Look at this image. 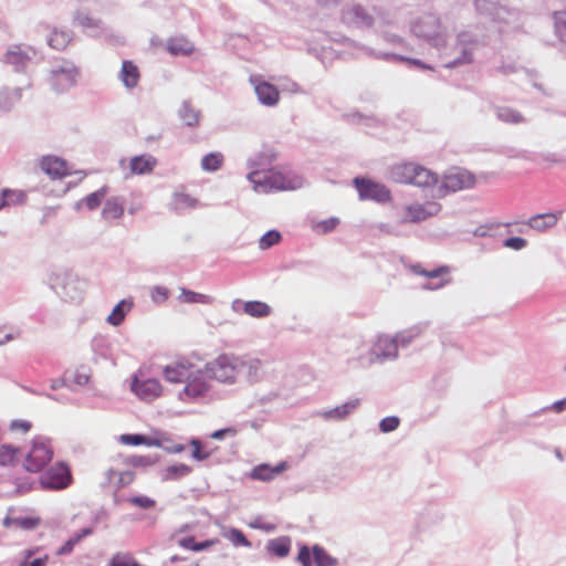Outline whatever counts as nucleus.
Wrapping results in <instances>:
<instances>
[{
  "label": "nucleus",
  "instance_id": "f257e3e1",
  "mask_svg": "<svg viewBox=\"0 0 566 566\" xmlns=\"http://www.w3.org/2000/svg\"><path fill=\"white\" fill-rule=\"evenodd\" d=\"M200 358L196 355L178 356L164 366L163 376L170 384H184L178 397L184 402L196 401L206 397L211 385L206 367L199 366Z\"/></svg>",
  "mask_w": 566,
  "mask_h": 566
},
{
  "label": "nucleus",
  "instance_id": "f03ea898",
  "mask_svg": "<svg viewBox=\"0 0 566 566\" xmlns=\"http://www.w3.org/2000/svg\"><path fill=\"white\" fill-rule=\"evenodd\" d=\"M390 178L397 184L412 185L419 188H433L439 184L437 172L420 164L403 161L390 168Z\"/></svg>",
  "mask_w": 566,
  "mask_h": 566
},
{
  "label": "nucleus",
  "instance_id": "7ed1b4c3",
  "mask_svg": "<svg viewBox=\"0 0 566 566\" xmlns=\"http://www.w3.org/2000/svg\"><path fill=\"white\" fill-rule=\"evenodd\" d=\"M244 366L243 358L231 354H221L206 364V373L210 379L223 384H234Z\"/></svg>",
  "mask_w": 566,
  "mask_h": 566
},
{
  "label": "nucleus",
  "instance_id": "20e7f679",
  "mask_svg": "<svg viewBox=\"0 0 566 566\" xmlns=\"http://www.w3.org/2000/svg\"><path fill=\"white\" fill-rule=\"evenodd\" d=\"M130 390L138 399L151 402L161 397L164 386L153 375L150 366L143 365L132 377Z\"/></svg>",
  "mask_w": 566,
  "mask_h": 566
},
{
  "label": "nucleus",
  "instance_id": "39448f33",
  "mask_svg": "<svg viewBox=\"0 0 566 566\" xmlns=\"http://www.w3.org/2000/svg\"><path fill=\"white\" fill-rule=\"evenodd\" d=\"M253 184V189L259 192H269L273 190H291L296 188V182L287 178L281 171L269 170L265 172L252 171L248 176Z\"/></svg>",
  "mask_w": 566,
  "mask_h": 566
},
{
  "label": "nucleus",
  "instance_id": "423d86ee",
  "mask_svg": "<svg viewBox=\"0 0 566 566\" xmlns=\"http://www.w3.org/2000/svg\"><path fill=\"white\" fill-rule=\"evenodd\" d=\"M53 458V448L48 439H33L31 449L24 458V468L29 472H40Z\"/></svg>",
  "mask_w": 566,
  "mask_h": 566
},
{
  "label": "nucleus",
  "instance_id": "0eeeda50",
  "mask_svg": "<svg viewBox=\"0 0 566 566\" xmlns=\"http://www.w3.org/2000/svg\"><path fill=\"white\" fill-rule=\"evenodd\" d=\"M52 286L64 301H80L84 294V283L71 272L55 274Z\"/></svg>",
  "mask_w": 566,
  "mask_h": 566
},
{
  "label": "nucleus",
  "instance_id": "6e6552de",
  "mask_svg": "<svg viewBox=\"0 0 566 566\" xmlns=\"http://www.w3.org/2000/svg\"><path fill=\"white\" fill-rule=\"evenodd\" d=\"M475 176L469 170L451 169L443 177V181L438 189V197H443L449 191L457 192L470 189L475 185Z\"/></svg>",
  "mask_w": 566,
  "mask_h": 566
},
{
  "label": "nucleus",
  "instance_id": "1a4fd4ad",
  "mask_svg": "<svg viewBox=\"0 0 566 566\" xmlns=\"http://www.w3.org/2000/svg\"><path fill=\"white\" fill-rule=\"evenodd\" d=\"M78 75V69L72 62L64 61L51 71L50 83L55 92L63 93L76 84Z\"/></svg>",
  "mask_w": 566,
  "mask_h": 566
},
{
  "label": "nucleus",
  "instance_id": "9d476101",
  "mask_svg": "<svg viewBox=\"0 0 566 566\" xmlns=\"http://www.w3.org/2000/svg\"><path fill=\"white\" fill-rule=\"evenodd\" d=\"M440 210L441 206L436 201H426L423 203L412 202L403 207L401 212V222H422L433 216H437Z\"/></svg>",
  "mask_w": 566,
  "mask_h": 566
},
{
  "label": "nucleus",
  "instance_id": "9b49d317",
  "mask_svg": "<svg viewBox=\"0 0 566 566\" xmlns=\"http://www.w3.org/2000/svg\"><path fill=\"white\" fill-rule=\"evenodd\" d=\"M409 270L412 273L426 276L429 280L428 283L423 285L427 290H439L451 282L450 268L447 265L427 271L422 269L420 264H411L409 265Z\"/></svg>",
  "mask_w": 566,
  "mask_h": 566
},
{
  "label": "nucleus",
  "instance_id": "f8f14e48",
  "mask_svg": "<svg viewBox=\"0 0 566 566\" xmlns=\"http://www.w3.org/2000/svg\"><path fill=\"white\" fill-rule=\"evenodd\" d=\"M354 185L359 193V198L363 200L370 199L378 202H386L390 199L389 189L381 184L365 178H355Z\"/></svg>",
  "mask_w": 566,
  "mask_h": 566
},
{
  "label": "nucleus",
  "instance_id": "ddd939ff",
  "mask_svg": "<svg viewBox=\"0 0 566 566\" xmlns=\"http://www.w3.org/2000/svg\"><path fill=\"white\" fill-rule=\"evenodd\" d=\"M71 480L69 468L63 463H57L46 471L41 478V483L44 488L60 490L69 486Z\"/></svg>",
  "mask_w": 566,
  "mask_h": 566
},
{
  "label": "nucleus",
  "instance_id": "4468645a",
  "mask_svg": "<svg viewBox=\"0 0 566 566\" xmlns=\"http://www.w3.org/2000/svg\"><path fill=\"white\" fill-rule=\"evenodd\" d=\"M252 84L254 85V92L259 98V101L266 106H274L279 103L280 92L279 90L265 81H260L259 78H252Z\"/></svg>",
  "mask_w": 566,
  "mask_h": 566
},
{
  "label": "nucleus",
  "instance_id": "2eb2a0df",
  "mask_svg": "<svg viewBox=\"0 0 566 566\" xmlns=\"http://www.w3.org/2000/svg\"><path fill=\"white\" fill-rule=\"evenodd\" d=\"M40 167L52 179H61L70 175L66 161L55 156H44Z\"/></svg>",
  "mask_w": 566,
  "mask_h": 566
},
{
  "label": "nucleus",
  "instance_id": "dca6fc26",
  "mask_svg": "<svg viewBox=\"0 0 566 566\" xmlns=\"http://www.w3.org/2000/svg\"><path fill=\"white\" fill-rule=\"evenodd\" d=\"M441 29L440 20L432 15H427L417 21L412 30L418 36L432 40L438 36Z\"/></svg>",
  "mask_w": 566,
  "mask_h": 566
},
{
  "label": "nucleus",
  "instance_id": "f3484780",
  "mask_svg": "<svg viewBox=\"0 0 566 566\" xmlns=\"http://www.w3.org/2000/svg\"><path fill=\"white\" fill-rule=\"evenodd\" d=\"M286 467L285 462H281L274 467L269 464H259L252 469L250 476L253 480L269 482L284 472Z\"/></svg>",
  "mask_w": 566,
  "mask_h": 566
},
{
  "label": "nucleus",
  "instance_id": "a211bd4d",
  "mask_svg": "<svg viewBox=\"0 0 566 566\" xmlns=\"http://www.w3.org/2000/svg\"><path fill=\"white\" fill-rule=\"evenodd\" d=\"M41 518L34 515H25V516H13L8 515L3 520V526L7 528H19L23 531L34 530L39 526Z\"/></svg>",
  "mask_w": 566,
  "mask_h": 566
},
{
  "label": "nucleus",
  "instance_id": "6ab92c4d",
  "mask_svg": "<svg viewBox=\"0 0 566 566\" xmlns=\"http://www.w3.org/2000/svg\"><path fill=\"white\" fill-rule=\"evenodd\" d=\"M124 199L117 196L108 198L102 210V218L106 221L117 220L124 216Z\"/></svg>",
  "mask_w": 566,
  "mask_h": 566
},
{
  "label": "nucleus",
  "instance_id": "aec40b11",
  "mask_svg": "<svg viewBox=\"0 0 566 566\" xmlns=\"http://www.w3.org/2000/svg\"><path fill=\"white\" fill-rule=\"evenodd\" d=\"M157 165L155 157L150 155L135 156L129 161V169L132 175L150 174Z\"/></svg>",
  "mask_w": 566,
  "mask_h": 566
},
{
  "label": "nucleus",
  "instance_id": "412c9836",
  "mask_svg": "<svg viewBox=\"0 0 566 566\" xmlns=\"http://www.w3.org/2000/svg\"><path fill=\"white\" fill-rule=\"evenodd\" d=\"M119 80L127 88H134L137 86L140 72L138 66L132 61H124L119 72Z\"/></svg>",
  "mask_w": 566,
  "mask_h": 566
},
{
  "label": "nucleus",
  "instance_id": "4be33fe9",
  "mask_svg": "<svg viewBox=\"0 0 566 566\" xmlns=\"http://www.w3.org/2000/svg\"><path fill=\"white\" fill-rule=\"evenodd\" d=\"M560 214H562L560 212H558V213L548 212V213L536 214V216L531 217L526 221V224L531 229H534L536 231H545L549 228H553L557 223Z\"/></svg>",
  "mask_w": 566,
  "mask_h": 566
},
{
  "label": "nucleus",
  "instance_id": "5701e85b",
  "mask_svg": "<svg viewBox=\"0 0 566 566\" xmlns=\"http://www.w3.org/2000/svg\"><path fill=\"white\" fill-rule=\"evenodd\" d=\"M30 59L29 52L23 50L20 45L13 46L6 54L7 63L13 65L17 70L23 69Z\"/></svg>",
  "mask_w": 566,
  "mask_h": 566
},
{
  "label": "nucleus",
  "instance_id": "b1692460",
  "mask_svg": "<svg viewBox=\"0 0 566 566\" xmlns=\"http://www.w3.org/2000/svg\"><path fill=\"white\" fill-rule=\"evenodd\" d=\"M171 208L176 211H182L187 209L197 208L199 205L198 199L191 197L189 193L184 191H177L171 198Z\"/></svg>",
  "mask_w": 566,
  "mask_h": 566
},
{
  "label": "nucleus",
  "instance_id": "393cba45",
  "mask_svg": "<svg viewBox=\"0 0 566 566\" xmlns=\"http://www.w3.org/2000/svg\"><path fill=\"white\" fill-rule=\"evenodd\" d=\"M374 353L378 357H395L397 356V345L395 340L389 337H380L374 346Z\"/></svg>",
  "mask_w": 566,
  "mask_h": 566
},
{
  "label": "nucleus",
  "instance_id": "a878e982",
  "mask_svg": "<svg viewBox=\"0 0 566 566\" xmlns=\"http://www.w3.org/2000/svg\"><path fill=\"white\" fill-rule=\"evenodd\" d=\"M72 41V35L67 31L53 30L48 39V44L57 51H62L67 48Z\"/></svg>",
  "mask_w": 566,
  "mask_h": 566
},
{
  "label": "nucleus",
  "instance_id": "bb28decb",
  "mask_svg": "<svg viewBox=\"0 0 566 566\" xmlns=\"http://www.w3.org/2000/svg\"><path fill=\"white\" fill-rule=\"evenodd\" d=\"M243 312L251 317L262 318L271 314V307L264 302L248 301L243 304Z\"/></svg>",
  "mask_w": 566,
  "mask_h": 566
},
{
  "label": "nucleus",
  "instance_id": "cd10ccee",
  "mask_svg": "<svg viewBox=\"0 0 566 566\" xmlns=\"http://www.w3.org/2000/svg\"><path fill=\"white\" fill-rule=\"evenodd\" d=\"M133 307V302L127 300H122L116 306L113 308L112 313L107 317V322L113 326H118L123 323L125 315Z\"/></svg>",
  "mask_w": 566,
  "mask_h": 566
},
{
  "label": "nucleus",
  "instance_id": "c85d7f7f",
  "mask_svg": "<svg viewBox=\"0 0 566 566\" xmlns=\"http://www.w3.org/2000/svg\"><path fill=\"white\" fill-rule=\"evenodd\" d=\"M224 161V156L220 151H212L205 155L201 159V168L205 171L213 172L219 170Z\"/></svg>",
  "mask_w": 566,
  "mask_h": 566
},
{
  "label": "nucleus",
  "instance_id": "c756f323",
  "mask_svg": "<svg viewBox=\"0 0 566 566\" xmlns=\"http://www.w3.org/2000/svg\"><path fill=\"white\" fill-rule=\"evenodd\" d=\"M106 479L111 483L115 482L117 488H122L130 484L134 481L135 475L132 471L117 472L114 469H109L106 471Z\"/></svg>",
  "mask_w": 566,
  "mask_h": 566
},
{
  "label": "nucleus",
  "instance_id": "7c9ffc66",
  "mask_svg": "<svg viewBox=\"0 0 566 566\" xmlns=\"http://www.w3.org/2000/svg\"><path fill=\"white\" fill-rule=\"evenodd\" d=\"M18 448L10 444L0 446V465H13L20 458Z\"/></svg>",
  "mask_w": 566,
  "mask_h": 566
},
{
  "label": "nucleus",
  "instance_id": "2f4dec72",
  "mask_svg": "<svg viewBox=\"0 0 566 566\" xmlns=\"http://www.w3.org/2000/svg\"><path fill=\"white\" fill-rule=\"evenodd\" d=\"M360 405L359 399L350 400L342 406H338L332 410H329L326 416L328 418H336V419H344L346 416H348L350 412H353L355 409H357Z\"/></svg>",
  "mask_w": 566,
  "mask_h": 566
},
{
  "label": "nucleus",
  "instance_id": "473e14b6",
  "mask_svg": "<svg viewBox=\"0 0 566 566\" xmlns=\"http://www.w3.org/2000/svg\"><path fill=\"white\" fill-rule=\"evenodd\" d=\"M218 542L219 541L217 538H213V539H208L205 542L197 543L192 536H189V537L179 539L178 544H179V546H181L186 549L200 552V551L207 549V548L216 545Z\"/></svg>",
  "mask_w": 566,
  "mask_h": 566
},
{
  "label": "nucleus",
  "instance_id": "72a5a7b5",
  "mask_svg": "<svg viewBox=\"0 0 566 566\" xmlns=\"http://www.w3.org/2000/svg\"><path fill=\"white\" fill-rule=\"evenodd\" d=\"M268 548L273 555L277 557H285L290 553L291 541L287 537L276 538L269 543Z\"/></svg>",
  "mask_w": 566,
  "mask_h": 566
},
{
  "label": "nucleus",
  "instance_id": "f704fd0d",
  "mask_svg": "<svg viewBox=\"0 0 566 566\" xmlns=\"http://www.w3.org/2000/svg\"><path fill=\"white\" fill-rule=\"evenodd\" d=\"M108 193V187L104 186L98 190L87 195L83 198L82 202L87 207L88 210H95L99 207L102 201L105 199Z\"/></svg>",
  "mask_w": 566,
  "mask_h": 566
},
{
  "label": "nucleus",
  "instance_id": "c9c22d12",
  "mask_svg": "<svg viewBox=\"0 0 566 566\" xmlns=\"http://www.w3.org/2000/svg\"><path fill=\"white\" fill-rule=\"evenodd\" d=\"M313 557L316 566H335L337 564L336 558L332 557L318 545L313 547Z\"/></svg>",
  "mask_w": 566,
  "mask_h": 566
},
{
  "label": "nucleus",
  "instance_id": "e433bc0d",
  "mask_svg": "<svg viewBox=\"0 0 566 566\" xmlns=\"http://www.w3.org/2000/svg\"><path fill=\"white\" fill-rule=\"evenodd\" d=\"M168 51L171 54H190L193 51L192 45L184 39H172L168 42Z\"/></svg>",
  "mask_w": 566,
  "mask_h": 566
},
{
  "label": "nucleus",
  "instance_id": "4c0bfd02",
  "mask_svg": "<svg viewBox=\"0 0 566 566\" xmlns=\"http://www.w3.org/2000/svg\"><path fill=\"white\" fill-rule=\"evenodd\" d=\"M191 472V468L185 463H178L169 465L165 469L166 480H177L188 475Z\"/></svg>",
  "mask_w": 566,
  "mask_h": 566
},
{
  "label": "nucleus",
  "instance_id": "58836bf2",
  "mask_svg": "<svg viewBox=\"0 0 566 566\" xmlns=\"http://www.w3.org/2000/svg\"><path fill=\"white\" fill-rule=\"evenodd\" d=\"M180 301L184 303H210V297L206 294L197 293L187 289H181Z\"/></svg>",
  "mask_w": 566,
  "mask_h": 566
},
{
  "label": "nucleus",
  "instance_id": "ea45409f",
  "mask_svg": "<svg viewBox=\"0 0 566 566\" xmlns=\"http://www.w3.org/2000/svg\"><path fill=\"white\" fill-rule=\"evenodd\" d=\"M281 241V233L276 230H270L264 233L259 240V248L266 250Z\"/></svg>",
  "mask_w": 566,
  "mask_h": 566
},
{
  "label": "nucleus",
  "instance_id": "a19ab883",
  "mask_svg": "<svg viewBox=\"0 0 566 566\" xmlns=\"http://www.w3.org/2000/svg\"><path fill=\"white\" fill-rule=\"evenodd\" d=\"M3 195L8 201V206L23 203L27 199L25 192L17 189H4Z\"/></svg>",
  "mask_w": 566,
  "mask_h": 566
},
{
  "label": "nucleus",
  "instance_id": "79ce46f5",
  "mask_svg": "<svg viewBox=\"0 0 566 566\" xmlns=\"http://www.w3.org/2000/svg\"><path fill=\"white\" fill-rule=\"evenodd\" d=\"M190 446L192 447L191 457L196 461H203V460L208 459L211 454L210 451H207L203 449L202 443L198 439H192L190 441Z\"/></svg>",
  "mask_w": 566,
  "mask_h": 566
},
{
  "label": "nucleus",
  "instance_id": "37998d69",
  "mask_svg": "<svg viewBox=\"0 0 566 566\" xmlns=\"http://www.w3.org/2000/svg\"><path fill=\"white\" fill-rule=\"evenodd\" d=\"M499 117L504 122L513 124H517L523 120V116L521 115V113L507 107L501 108L499 111Z\"/></svg>",
  "mask_w": 566,
  "mask_h": 566
},
{
  "label": "nucleus",
  "instance_id": "c03bdc74",
  "mask_svg": "<svg viewBox=\"0 0 566 566\" xmlns=\"http://www.w3.org/2000/svg\"><path fill=\"white\" fill-rule=\"evenodd\" d=\"M74 21L83 28L94 29L99 27V21L97 19H94L84 12H76Z\"/></svg>",
  "mask_w": 566,
  "mask_h": 566
},
{
  "label": "nucleus",
  "instance_id": "a18cd8bd",
  "mask_svg": "<svg viewBox=\"0 0 566 566\" xmlns=\"http://www.w3.org/2000/svg\"><path fill=\"white\" fill-rule=\"evenodd\" d=\"M111 566H140L135 558L128 554H116L112 560Z\"/></svg>",
  "mask_w": 566,
  "mask_h": 566
},
{
  "label": "nucleus",
  "instance_id": "49530a36",
  "mask_svg": "<svg viewBox=\"0 0 566 566\" xmlns=\"http://www.w3.org/2000/svg\"><path fill=\"white\" fill-rule=\"evenodd\" d=\"M338 223H339V220L337 218H329L324 221L317 222L314 226V230L317 233L325 234L327 232L333 231L338 226Z\"/></svg>",
  "mask_w": 566,
  "mask_h": 566
},
{
  "label": "nucleus",
  "instance_id": "de8ad7c7",
  "mask_svg": "<svg viewBox=\"0 0 566 566\" xmlns=\"http://www.w3.org/2000/svg\"><path fill=\"white\" fill-rule=\"evenodd\" d=\"M91 533L90 530H84L81 535H76L75 537L69 539L64 543V545L57 551V555H65L73 551L74 546L81 541V538Z\"/></svg>",
  "mask_w": 566,
  "mask_h": 566
},
{
  "label": "nucleus",
  "instance_id": "09e8293b",
  "mask_svg": "<svg viewBox=\"0 0 566 566\" xmlns=\"http://www.w3.org/2000/svg\"><path fill=\"white\" fill-rule=\"evenodd\" d=\"M128 502L130 504H133L137 507L144 509V510L153 509L156 505L155 500H153L148 496H145V495L133 496L128 500Z\"/></svg>",
  "mask_w": 566,
  "mask_h": 566
},
{
  "label": "nucleus",
  "instance_id": "8fccbe9b",
  "mask_svg": "<svg viewBox=\"0 0 566 566\" xmlns=\"http://www.w3.org/2000/svg\"><path fill=\"white\" fill-rule=\"evenodd\" d=\"M120 442L130 446L147 444L148 439L142 434H122L119 437Z\"/></svg>",
  "mask_w": 566,
  "mask_h": 566
},
{
  "label": "nucleus",
  "instance_id": "3c124183",
  "mask_svg": "<svg viewBox=\"0 0 566 566\" xmlns=\"http://www.w3.org/2000/svg\"><path fill=\"white\" fill-rule=\"evenodd\" d=\"M503 245L507 249L518 251V250L524 249L527 245V241L520 237H512V238L506 239L503 242Z\"/></svg>",
  "mask_w": 566,
  "mask_h": 566
},
{
  "label": "nucleus",
  "instance_id": "603ef678",
  "mask_svg": "<svg viewBox=\"0 0 566 566\" xmlns=\"http://www.w3.org/2000/svg\"><path fill=\"white\" fill-rule=\"evenodd\" d=\"M399 422L397 417H387L380 421L379 428L382 432H390L398 428Z\"/></svg>",
  "mask_w": 566,
  "mask_h": 566
},
{
  "label": "nucleus",
  "instance_id": "864d4df0",
  "mask_svg": "<svg viewBox=\"0 0 566 566\" xmlns=\"http://www.w3.org/2000/svg\"><path fill=\"white\" fill-rule=\"evenodd\" d=\"M34 554V551L29 549L25 552L24 560L21 562L20 566H44L48 562V556L41 558H35L32 562H29V558Z\"/></svg>",
  "mask_w": 566,
  "mask_h": 566
},
{
  "label": "nucleus",
  "instance_id": "5fc2aeb1",
  "mask_svg": "<svg viewBox=\"0 0 566 566\" xmlns=\"http://www.w3.org/2000/svg\"><path fill=\"white\" fill-rule=\"evenodd\" d=\"M230 535H231V537H230L231 541L235 545H242V546H245V547H250L251 546V543L248 541L245 535L240 530L232 528L230 531Z\"/></svg>",
  "mask_w": 566,
  "mask_h": 566
},
{
  "label": "nucleus",
  "instance_id": "6e6d98bb",
  "mask_svg": "<svg viewBox=\"0 0 566 566\" xmlns=\"http://www.w3.org/2000/svg\"><path fill=\"white\" fill-rule=\"evenodd\" d=\"M32 427V423L28 420H23V419H18V420H13L10 424V429L12 431H20V432H28Z\"/></svg>",
  "mask_w": 566,
  "mask_h": 566
},
{
  "label": "nucleus",
  "instance_id": "4d7b16f0",
  "mask_svg": "<svg viewBox=\"0 0 566 566\" xmlns=\"http://www.w3.org/2000/svg\"><path fill=\"white\" fill-rule=\"evenodd\" d=\"M237 433H238V430L233 427H230V428H224V429L213 431L210 434V438L213 440H222L227 436L234 437Z\"/></svg>",
  "mask_w": 566,
  "mask_h": 566
},
{
  "label": "nucleus",
  "instance_id": "13d9d810",
  "mask_svg": "<svg viewBox=\"0 0 566 566\" xmlns=\"http://www.w3.org/2000/svg\"><path fill=\"white\" fill-rule=\"evenodd\" d=\"M297 560L302 564V566H312L311 552L307 546H302L297 554Z\"/></svg>",
  "mask_w": 566,
  "mask_h": 566
},
{
  "label": "nucleus",
  "instance_id": "bf43d9fd",
  "mask_svg": "<svg viewBox=\"0 0 566 566\" xmlns=\"http://www.w3.org/2000/svg\"><path fill=\"white\" fill-rule=\"evenodd\" d=\"M245 366L243 367L244 368H248V371H249V376L250 377H256L258 376V373L261 368V361L259 359H255V358H252V359H249V360H245Z\"/></svg>",
  "mask_w": 566,
  "mask_h": 566
},
{
  "label": "nucleus",
  "instance_id": "052dcab7",
  "mask_svg": "<svg viewBox=\"0 0 566 566\" xmlns=\"http://www.w3.org/2000/svg\"><path fill=\"white\" fill-rule=\"evenodd\" d=\"M151 297L155 302H164L168 297V291L165 287L156 286L151 290Z\"/></svg>",
  "mask_w": 566,
  "mask_h": 566
},
{
  "label": "nucleus",
  "instance_id": "680f3d73",
  "mask_svg": "<svg viewBox=\"0 0 566 566\" xmlns=\"http://www.w3.org/2000/svg\"><path fill=\"white\" fill-rule=\"evenodd\" d=\"M353 13L357 20L361 21V23H364L366 25L371 24V21H373L371 17L368 15L360 7H355L353 9Z\"/></svg>",
  "mask_w": 566,
  "mask_h": 566
},
{
  "label": "nucleus",
  "instance_id": "e2e57ef3",
  "mask_svg": "<svg viewBox=\"0 0 566 566\" xmlns=\"http://www.w3.org/2000/svg\"><path fill=\"white\" fill-rule=\"evenodd\" d=\"M474 4L476 10L480 12H488L490 10L489 0H474Z\"/></svg>",
  "mask_w": 566,
  "mask_h": 566
},
{
  "label": "nucleus",
  "instance_id": "0e129e2a",
  "mask_svg": "<svg viewBox=\"0 0 566 566\" xmlns=\"http://www.w3.org/2000/svg\"><path fill=\"white\" fill-rule=\"evenodd\" d=\"M565 407H566V398L563 399V400H558V401L554 402L552 408L556 412H560L562 410H564Z\"/></svg>",
  "mask_w": 566,
  "mask_h": 566
},
{
  "label": "nucleus",
  "instance_id": "69168bd1",
  "mask_svg": "<svg viewBox=\"0 0 566 566\" xmlns=\"http://www.w3.org/2000/svg\"><path fill=\"white\" fill-rule=\"evenodd\" d=\"M252 527L254 528H261V530H264L266 532H272L275 530V525L273 524H251Z\"/></svg>",
  "mask_w": 566,
  "mask_h": 566
},
{
  "label": "nucleus",
  "instance_id": "338daca9",
  "mask_svg": "<svg viewBox=\"0 0 566 566\" xmlns=\"http://www.w3.org/2000/svg\"><path fill=\"white\" fill-rule=\"evenodd\" d=\"M7 206H8V201H7V199H6L4 195H3V191H2L1 195H0V210L2 208L7 207Z\"/></svg>",
  "mask_w": 566,
  "mask_h": 566
},
{
  "label": "nucleus",
  "instance_id": "774afa93",
  "mask_svg": "<svg viewBox=\"0 0 566 566\" xmlns=\"http://www.w3.org/2000/svg\"><path fill=\"white\" fill-rule=\"evenodd\" d=\"M185 450V447L182 444H177L174 447L172 451L176 453H180Z\"/></svg>",
  "mask_w": 566,
  "mask_h": 566
}]
</instances>
